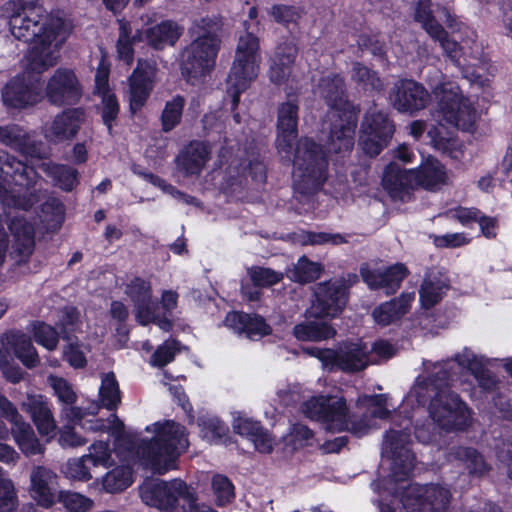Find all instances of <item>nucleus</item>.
<instances>
[{
    "instance_id": "f257e3e1",
    "label": "nucleus",
    "mask_w": 512,
    "mask_h": 512,
    "mask_svg": "<svg viewBox=\"0 0 512 512\" xmlns=\"http://www.w3.org/2000/svg\"><path fill=\"white\" fill-rule=\"evenodd\" d=\"M454 364H457L460 370L470 373L483 391L490 392L496 388L498 381L488 368L495 367L498 359L477 354L471 348L464 347L452 359L445 361H424L423 366L427 375H420L416 379L399 412L394 413L392 427L384 435L381 454L383 460L391 461V475L388 480L372 483L374 491L381 497L384 492L390 493L394 490L397 483L406 481L415 466V456L409 448L408 429L411 417L405 415L398 422L401 413H406L408 408L424 405L434 393L428 408L432 423L415 427V437L422 443L436 442L440 431H462L471 425L472 410L458 394L444 389L458 380L456 373L452 371Z\"/></svg>"
},
{
    "instance_id": "f03ea898",
    "label": "nucleus",
    "mask_w": 512,
    "mask_h": 512,
    "mask_svg": "<svg viewBox=\"0 0 512 512\" xmlns=\"http://www.w3.org/2000/svg\"><path fill=\"white\" fill-rule=\"evenodd\" d=\"M438 13L439 18L444 20L453 34L457 31L464 34L461 43H458L455 38L450 39L448 33L437 22L430 0L418 1L414 18L432 39L439 42L444 53L461 69L464 78L471 83L484 85L487 81L484 74L487 63L483 57V47L476 41L475 32L457 23L448 9L438 7Z\"/></svg>"
},
{
    "instance_id": "7ed1b4c3",
    "label": "nucleus",
    "mask_w": 512,
    "mask_h": 512,
    "mask_svg": "<svg viewBox=\"0 0 512 512\" xmlns=\"http://www.w3.org/2000/svg\"><path fill=\"white\" fill-rule=\"evenodd\" d=\"M297 125L298 105L292 101L280 104L277 118V148L288 158L294 154L293 164L302 171L298 190L302 194H316L320 189L319 146L307 137L299 139L295 146L298 136Z\"/></svg>"
},
{
    "instance_id": "20e7f679",
    "label": "nucleus",
    "mask_w": 512,
    "mask_h": 512,
    "mask_svg": "<svg viewBox=\"0 0 512 512\" xmlns=\"http://www.w3.org/2000/svg\"><path fill=\"white\" fill-rule=\"evenodd\" d=\"M223 28V18L219 15L199 16L192 20L187 31L191 42L180 54L181 74L188 82L205 76L214 68Z\"/></svg>"
},
{
    "instance_id": "39448f33",
    "label": "nucleus",
    "mask_w": 512,
    "mask_h": 512,
    "mask_svg": "<svg viewBox=\"0 0 512 512\" xmlns=\"http://www.w3.org/2000/svg\"><path fill=\"white\" fill-rule=\"evenodd\" d=\"M41 180L33 165L0 150V201L4 205L30 209L40 201L37 185Z\"/></svg>"
},
{
    "instance_id": "423d86ee",
    "label": "nucleus",
    "mask_w": 512,
    "mask_h": 512,
    "mask_svg": "<svg viewBox=\"0 0 512 512\" xmlns=\"http://www.w3.org/2000/svg\"><path fill=\"white\" fill-rule=\"evenodd\" d=\"M330 108L331 133L327 143V152L344 153L354 145V134L359 109L347 101L343 90V79L335 76L322 82V91Z\"/></svg>"
},
{
    "instance_id": "0eeeda50",
    "label": "nucleus",
    "mask_w": 512,
    "mask_h": 512,
    "mask_svg": "<svg viewBox=\"0 0 512 512\" xmlns=\"http://www.w3.org/2000/svg\"><path fill=\"white\" fill-rule=\"evenodd\" d=\"M153 426L154 437L143 440L137 448V453L147 460L155 472L164 474L187 450L189 446L187 431L183 425L173 420L157 422Z\"/></svg>"
},
{
    "instance_id": "6e6552de",
    "label": "nucleus",
    "mask_w": 512,
    "mask_h": 512,
    "mask_svg": "<svg viewBox=\"0 0 512 512\" xmlns=\"http://www.w3.org/2000/svg\"><path fill=\"white\" fill-rule=\"evenodd\" d=\"M259 49V40L252 33L246 32L239 37L235 58L226 81V92L232 98V111L238 106L240 94L257 77L261 59ZM233 119L239 124L240 114L233 112Z\"/></svg>"
},
{
    "instance_id": "1a4fd4ad",
    "label": "nucleus",
    "mask_w": 512,
    "mask_h": 512,
    "mask_svg": "<svg viewBox=\"0 0 512 512\" xmlns=\"http://www.w3.org/2000/svg\"><path fill=\"white\" fill-rule=\"evenodd\" d=\"M438 99L437 118L440 121L463 131H473L477 112L471 100L462 94L459 85L453 81H444L433 88Z\"/></svg>"
},
{
    "instance_id": "9d476101",
    "label": "nucleus",
    "mask_w": 512,
    "mask_h": 512,
    "mask_svg": "<svg viewBox=\"0 0 512 512\" xmlns=\"http://www.w3.org/2000/svg\"><path fill=\"white\" fill-rule=\"evenodd\" d=\"M10 12L8 25L13 37L25 43L42 38L50 29H60V24H48L45 9L36 0H12L8 3Z\"/></svg>"
},
{
    "instance_id": "9b49d317",
    "label": "nucleus",
    "mask_w": 512,
    "mask_h": 512,
    "mask_svg": "<svg viewBox=\"0 0 512 512\" xmlns=\"http://www.w3.org/2000/svg\"><path fill=\"white\" fill-rule=\"evenodd\" d=\"M142 500L161 510L171 511L175 508L178 499L184 501V512H197L199 504L193 488L181 479L163 481L155 479L146 482L140 489Z\"/></svg>"
},
{
    "instance_id": "f8f14e48",
    "label": "nucleus",
    "mask_w": 512,
    "mask_h": 512,
    "mask_svg": "<svg viewBox=\"0 0 512 512\" xmlns=\"http://www.w3.org/2000/svg\"><path fill=\"white\" fill-rule=\"evenodd\" d=\"M370 347L362 340L341 343L335 349H322V368L357 372L369 365Z\"/></svg>"
},
{
    "instance_id": "ddd939ff",
    "label": "nucleus",
    "mask_w": 512,
    "mask_h": 512,
    "mask_svg": "<svg viewBox=\"0 0 512 512\" xmlns=\"http://www.w3.org/2000/svg\"><path fill=\"white\" fill-rule=\"evenodd\" d=\"M451 498L449 489L438 485L410 484L400 496L403 508L407 512L445 511Z\"/></svg>"
},
{
    "instance_id": "4468645a",
    "label": "nucleus",
    "mask_w": 512,
    "mask_h": 512,
    "mask_svg": "<svg viewBox=\"0 0 512 512\" xmlns=\"http://www.w3.org/2000/svg\"><path fill=\"white\" fill-rule=\"evenodd\" d=\"M393 133L394 125L388 116L376 108L370 109L361 125L359 145L366 155L375 157L387 146Z\"/></svg>"
},
{
    "instance_id": "2eb2a0df",
    "label": "nucleus",
    "mask_w": 512,
    "mask_h": 512,
    "mask_svg": "<svg viewBox=\"0 0 512 512\" xmlns=\"http://www.w3.org/2000/svg\"><path fill=\"white\" fill-rule=\"evenodd\" d=\"M82 94L80 81L74 71L68 68L56 69L45 87L48 102L58 107L77 104Z\"/></svg>"
},
{
    "instance_id": "dca6fc26",
    "label": "nucleus",
    "mask_w": 512,
    "mask_h": 512,
    "mask_svg": "<svg viewBox=\"0 0 512 512\" xmlns=\"http://www.w3.org/2000/svg\"><path fill=\"white\" fill-rule=\"evenodd\" d=\"M58 34L59 30L50 29L28 50L25 55L26 75H40L58 63L59 48L62 43V40H56Z\"/></svg>"
},
{
    "instance_id": "f3484780",
    "label": "nucleus",
    "mask_w": 512,
    "mask_h": 512,
    "mask_svg": "<svg viewBox=\"0 0 512 512\" xmlns=\"http://www.w3.org/2000/svg\"><path fill=\"white\" fill-rule=\"evenodd\" d=\"M357 407L363 410V415L351 422V432L358 436L377 428V420L387 419L391 413L387 394L362 395L357 400Z\"/></svg>"
},
{
    "instance_id": "a211bd4d",
    "label": "nucleus",
    "mask_w": 512,
    "mask_h": 512,
    "mask_svg": "<svg viewBox=\"0 0 512 512\" xmlns=\"http://www.w3.org/2000/svg\"><path fill=\"white\" fill-rule=\"evenodd\" d=\"M389 100L397 111L412 114L426 107L429 93L414 80L402 79L395 83Z\"/></svg>"
},
{
    "instance_id": "6ab92c4d",
    "label": "nucleus",
    "mask_w": 512,
    "mask_h": 512,
    "mask_svg": "<svg viewBox=\"0 0 512 512\" xmlns=\"http://www.w3.org/2000/svg\"><path fill=\"white\" fill-rule=\"evenodd\" d=\"M41 98L38 80H33L25 73L11 79L2 91V99L6 106L23 109L33 106Z\"/></svg>"
},
{
    "instance_id": "aec40b11",
    "label": "nucleus",
    "mask_w": 512,
    "mask_h": 512,
    "mask_svg": "<svg viewBox=\"0 0 512 512\" xmlns=\"http://www.w3.org/2000/svg\"><path fill=\"white\" fill-rule=\"evenodd\" d=\"M29 493L38 505L52 507L59 493L58 475L43 465H33L29 473Z\"/></svg>"
},
{
    "instance_id": "412c9836",
    "label": "nucleus",
    "mask_w": 512,
    "mask_h": 512,
    "mask_svg": "<svg viewBox=\"0 0 512 512\" xmlns=\"http://www.w3.org/2000/svg\"><path fill=\"white\" fill-rule=\"evenodd\" d=\"M86 115L82 108H68L57 114L46 128L44 136L53 144L72 141L78 134Z\"/></svg>"
},
{
    "instance_id": "4be33fe9",
    "label": "nucleus",
    "mask_w": 512,
    "mask_h": 512,
    "mask_svg": "<svg viewBox=\"0 0 512 512\" xmlns=\"http://www.w3.org/2000/svg\"><path fill=\"white\" fill-rule=\"evenodd\" d=\"M348 285L343 279H335L322 284V320L325 317L339 316L347 303ZM336 334L332 326L322 322V339H328Z\"/></svg>"
},
{
    "instance_id": "5701e85b",
    "label": "nucleus",
    "mask_w": 512,
    "mask_h": 512,
    "mask_svg": "<svg viewBox=\"0 0 512 512\" xmlns=\"http://www.w3.org/2000/svg\"><path fill=\"white\" fill-rule=\"evenodd\" d=\"M9 230L13 235L9 257L14 266L21 267L28 262L34 251V229L24 219L15 217L9 224Z\"/></svg>"
},
{
    "instance_id": "b1692460",
    "label": "nucleus",
    "mask_w": 512,
    "mask_h": 512,
    "mask_svg": "<svg viewBox=\"0 0 512 512\" xmlns=\"http://www.w3.org/2000/svg\"><path fill=\"white\" fill-rule=\"evenodd\" d=\"M351 418L346 400L340 392L334 395H322V430L329 432L351 431Z\"/></svg>"
},
{
    "instance_id": "393cba45",
    "label": "nucleus",
    "mask_w": 512,
    "mask_h": 512,
    "mask_svg": "<svg viewBox=\"0 0 512 512\" xmlns=\"http://www.w3.org/2000/svg\"><path fill=\"white\" fill-rule=\"evenodd\" d=\"M155 71L152 65L139 61L129 77V104L132 114L137 113L146 104L152 90Z\"/></svg>"
},
{
    "instance_id": "a878e982",
    "label": "nucleus",
    "mask_w": 512,
    "mask_h": 512,
    "mask_svg": "<svg viewBox=\"0 0 512 512\" xmlns=\"http://www.w3.org/2000/svg\"><path fill=\"white\" fill-rule=\"evenodd\" d=\"M364 282L372 289H385L386 294L394 293L404 278L408 275L407 267L402 263H396L384 270L370 269L367 265L360 269Z\"/></svg>"
},
{
    "instance_id": "bb28decb",
    "label": "nucleus",
    "mask_w": 512,
    "mask_h": 512,
    "mask_svg": "<svg viewBox=\"0 0 512 512\" xmlns=\"http://www.w3.org/2000/svg\"><path fill=\"white\" fill-rule=\"evenodd\" d=\"M415 180L412 169H401L397 164L390 163L386 166L382 186L395 200L406 201L409 191L415 188Z\"/></svg>"
},
{
    "instance_id": "cd10ccee",
    "label": "nucleus",
    "mask_w": 512,
    "mask_h": 512,
    "mask_svg": "<svg viewBox=\"0 0 512 512\" xmlns=\"http://www.w3.org/2000/svg\"><path fill=\"white\" fill-rule=\"evenodd\" d=\"M224 324L239 334L245 333L250 339H253L255 336L263 337L272 332L271 327L263 317L243 312L228 313Z\"/></svg>"
},
{
    "instance_id": "c85d7f7f",
    "label": "nucleus",
    "mask_w": 512,
    "mask_h": 512,
    "mask_svg": "<svg viewBox=\"0 0 512 512\" xmlns=\"http://www.w3.org/2000/svg\"><path fill=\"white\" fill-rule=\"evenodd\" d=\"M298 48L294 41L286 40L278 44L270 67V80L275 84L283 83L290 75Z\"/></svg>"
},
{
    "instance_id": "c756f323",
    "label": "nucleus",
    "mask_w": 512,
    "mask_h": 512,
    "mask_svg": "<svg viewBox=\"0 0 512 512\" xmlns=\"http://www.w3.org/2000/svg\"><path fill=\"white\" fill-rule=\"evenodd\" d=\"M449 289V279L437 269L429 270L419 289L422 307L431 308L439 303Z\"/></svg>"
},
{
    "instance_id": "7c9ffc66",
    "label": "nucleus",
    "mask_w": 512,
    "mask_h": 512,
    "mask_svg": "<svg viewBox=\"0 0 512 512\" xmlns=\"http://www.w3.org/2000/svg\"><path fill=\"white\" fill-rule=\"evenodd\" d=\"M414 299V292H403L398 298L377 306L372 311L373 320L381 326L396 322L409 311Z\"/></svg>"
},
{
    "instance_id": "2f4dec72",
    "label": "nucleus",
    "mask_w": 512,
    "mask_h": 512,
    "mask_svg": "<svg viewBox=\"0 0 512 512\" xmlns=\"http://www.w3.org/2000/svg\"><path fill=\"white\" fill-rule=\"evenodd\" d=\"M21 408L30 414L38 432L49 435L56 429V423L47 402L41 395H28L22 402Z\"/></svg>"
},
{
    "instance_id": "473e14b6",
    "label": "nucleus",
    "mask_w": 512,
    "mask_h": 512,
    "mask_svg": "<svg viewBox=\"0 0 512 512\" xmlns=\"http://www.w3.org/2000/svg\"><path fill=\"white\" fill-rule=\"evenodd\" d=\"M415 187L434 190L446 183L447 173L444 166L435 158L428 157L418 168L412 169Z\"/></svg>"
},
{
    "instance_id": "72a5a7b5",
    "label": "nucleus",
    "mask_w": 512,
    "mask_h": 512,
    "mask_svg": "<svg viewBox=\"0 0 512 512\" xmlns=\"http://www.w3.org/2000/svg\"><path fill=\"white\" fill-rule=\"evenodd\" d=\"M207 160L206 146L202 142H191L177 156L176 164L186 176L198 175Z\"/></svg>"
},
{
    "instance_id": "f704fd0d",
    "label": "nucleus",
    "mask_w": 512,
    "mask_h": 512,
    "mask_svg": "<svg viewBox=\"0 0 512 512\" xmlns=\"http://www.w3.org/2000/svg\"><path fill=\"white\" fill-rule=\"evenodd\" d=\"M182 34L179 25L166 20L145 30V39L149 46L163 50L166 46H174Z\"/></svg>"
},
{
    "instance_id": "c9c22d12",
    "label": "nucleus",
    "mask_w": 512,
    "mask_h": 512,
    "mask_svg": "<svg viewBox=\"0 0 512 512\" xmlns=\"http://www.w3.org/2000/svg\"><path fill=\"white\" fill-rule=\"evenodd\" d=\"M7 345L13 350L15 356L28 369L37 367L40 364V358L31 338L21 332H11L6 335Z\"/></svg>"
},
{
    "instance_id": "e433bc0d",
    "label": "nucleus",
    "mask_w": 512,
    "mask_h": 512,
    "mask_svg": "<svg viewBox=\"0 0 512 512\" xmlns=\"http://www.w3.org/2000/svg\"><path fill=\"white\" fill-rule=\"evenodd\" d=\"M11 433L19 449L26 457L45 453V446L40 443L29 423L24 422L18 424V427H11Z\"/></svg>"
},
{
    "instance_id": "4c0bfd02",
    "label": "nucleus",
    "mask_w": 512,
    "mask_h": 512,
    "mask_svg": "<svg viewBox=\"0 0 512 512\" xmlns=\"http://www.w3.org/2000/svg\"><path fill=\"white\" fill-rule=\"evenodd\" d=\"M38 168L51 177L55 185L65 191H71L78 183V171L73 167L53 162H41Z\"/></svg>"
},
{
    "instance_id": "58836bf2",
    "label": "nucleus",
    "mask_w": 512,
    "mask_h": 512,
    "mask_svg": "<svg viewBox=\"0 0 512 512\" xmlns=\"http://www.w3.org/2000/svg\"><path fill=\"white\" fill-rule=\"evenodd\" d=\"M26 159L45 160L50 156V148L43 142L35 132L25 131L19 146L16 149Z\"/></svg>"
},
{
    "instance_id": "ea45409f",
    "label": "nucleus",
    "mask_w": 512,
    "mask_h": 512,
    "mask_svg": "<svg viewBox=\"0 0 512 512\" xmlns=\"http://www.w3.org/2000/svg\"><path fill=\"white\" fill-rule=\"evenodd\" d=\"M449 460L462 462L470 474L483 475L488 470L483 457L474 448L457 447L449 453Z\"/></svg>"
},
{
    "instance_id": "a19ab883",
    "label": "nucleus",
    "mask_w": 512,
    "mask_h": 512,
    "mask_svg": "<svg viewBox=\"0 0 512 512\" xmlns=\"http://www.w3.org/2000/svg\"><path fill=\"white\" fill-rule=\"evenodd\" d=\"M293 335L300 341L320 340V310L314 306L305 314V320L293 328Z\"/></svg>"
},
{
    "instance_id": "79ce46f5",
    "label": "nucleus",
    "mask_w": 512,
    "mask_h": 512,
    "mask_svg": "<svg viewBox=\"0 0 512 512\" xmlns=\"http://www.w3.org/2000/svg\"><path fill=\"white\" fill-rule=\"evenodd\" d=\"M101 403L108 410H115L121 402L119 385L113 372L103 375L99 389Z\"/></svg>"
},
{
    "instance_id": "37998d69",
    "label": "nucleus",
    "mask_w": 512,
    "mask_h": 512,
    "mask_svg": "<svg viewBox=\"0 0 512 512\" xmlns=\"http://www.w3.org/2000/svg\"><path fill=\"white\" fill-rule=\"evenodd\" d=\"M320 275V265L311 262L307 257H301L292 268L287 270V276L294 282L309 283Z\"/></svg>"
},
{
    "instance_id": "c03bdc74",
    "label": "nucleus",
    "mask_w": 512,
    "mask_h": 512,
    "mask_svg": "<svg viewBox=\"0 0 512 512\" xmlns=\"http://www.w3.org/2000/svg\"><path fill=\"white\" fill-rule=\"evenodd\" d=\"M184 106L185 99L180 95L166 102L161 114V125L164 132H170L181 122Z\"/></svg>"
},
{
    "instance_id": "a18cd8bd",
    "label": "nucleus",
    "mask_w": 512,
    "mask_h": 512,
    "mask_svg": "<svg viewBox=\"0 0 512 512\" xmlns=\"http://www.w3.org/2000/svg\"><path fill=\"white\" fill-rule=\"evenodd\" d=\"M102 482L103 487L108 492L122 491L130 486L132 482L131 470L126 466H117L103 476Z\"/></svg>"
},
{
    "instance_id": "49530a36",
    "label": "nucleus",
    "mask_w": 512,
    "mask_h": 512,
    "mask_svg": "<svg viewBox=\"0 0 512 512\" xmlns=\"http://www.w3.org/2000/svg\"><path fill=\"white\" fill-rule=\"evenodd\" d=\"M56 501L63 504L68 512H87L93 506V501L80 493L60 490Z\"/></svg>"
},
{
    "instance_id": "de8ad7c7",
    "label": "nucleus",
    "mask_w": 512,
    "mask_h": 512,
    "mask_svg": "<svg viewBox=\"0 0 512 512\" xmlns=\"http://www.w3.org/2000/svg\"><path fill=\"white\" fill-rule=\"evenodd\" d=\"M41 211L45 215V220L52 222L50 227L58 229L65 218V207L56 197L49 196L41 205Z\"/></svg>"
},
{
    "instance_id": "09e8293b",
    "label": "nucleus",
    "mask_w": 512,
    "mask_h": 512,
    "mask_svg": "<svg viewBox=\"0 0 512 512\" xmlns=\"http://www.w3.org/2000/svg\"><path fill=\"white\" fill-rule=\"evenodd\" d=\"M352 78L361 85L364 90L380 91L383 89V83L376 73L359 63L353 66Z\"/></svg>"
},
{
    "instance_id": "8fccbe9b",
    "label": "nucleus",
    "mask_w": 512,
    "mask_h": 512,
    "mask_svg": "<svg viewBox=\"0 0 512 512\" xmlns=\"http://www.w3.org/2000/svg\"><path fill=\"white\" fill-rule=\"evenodd\" d=\"M251 281L257 287H270L282 281L284 275L271 268L253 266L248 269Z\"/></svg>"
},
{
    "instance_id": "3c124183",
    "label": "nucleus",
    "mask_w": 512,
    "mask_h": 512,
    "mask_svg": "<svg viewBox=\"0 0 512 512\" xmlns=\"http://www.w3.org/2000/svg\"><path fill=\"white\" fill-rule=\"evenodd\" d=\"M212 488L218 506L230 503L235 497L234 486L224 475L217 474L213 477Z\"/></svg>"
},
{
    "instance_id": "603ef678",
    "label": "nucleus",
    "mask_w": 512,
    "mask_h": 512,
    "mask_svg": "<svg viewBox=\"0 0 512 512\" xmlns=\"http://www.w3.org/2000/svg\"><path fill=\"white\" fill-rule=\"evenodd\" d=\"M33 335L37 343L48 350H54L57 347L61 332L58 333L53 327L43 322H37L33 325Z\"/></svg>"
},
{
    "instance_id": "864d4df0",
    "label": "nucleus",
    "mask_w": 512,
    "mask_h": 512,
    "mask_svg": "<svg viewBox=\"0 0 512 512\" xmlns=\"http://www.w3.org/2000/svg\"><path fill=\"white\" fill-rule=\"evenodd\" d=\"M48 382L60 402L65 405H73L76 402L77 395L66 379L51 375L48 377Z\"/></svg>"
},
{
    "instance_id": "5fc2aeb1",
    "label": "nucleus",
    "mask_w": 512,
    "mask_h": 512,
    "mask_svg": "<svg viewBox=\"0 0 512 512\" xmlns=\"http://www.w3.org/2000/svg\"><path fill=\"white\" fill-rule=\"evenodd\" d=\"M125 293L134 304L145 302L151 299V285L148 281L135 277L126 284Z\"/></svg>"
},
{
    "instance_id": "6e6d98bb",
    "label": "nucleus",
    "mask_w": 512,
    "mask_h": 512,
    "mask_svg": "<svg viewBox=\"0 0 512 512\" xmlns=\"http://www.w3.org/2000/svg\"><path fill=\"white\" fill-rule=\"evenodd\" d=\"M84 456L90 459L89 462L94 468L99 466L107 468L112 464L109 445L103 441L92 444L89 447V453Z\"/></svg>"
},
{
    "instance_id": "4d7b16f0",
    "label": "nucleus",
    "mask_w": 512,
    "mask_h": 512,
    "mask_svg": "<svg viewBox=\"0 0 512 512\" xmlns=\"http://www.w3.org/2000/svg\"><path fill=\"white\" fill-rule=\"evenodd\" d=\"M17 504V495L12 481L0 475V512H13Z\"/></svg>"
},
{
    "instance_id": "13d9d810",
    "label": "nucleus",
    "mask_w": 512,
    "mask_h": 512,
    "mask_svg": "<svg viewBox=\"0 0 512 512\" xmlns=\"http://www.w3.org/2000/svg\"><path fill=\"white\" fill-rule=\"evenodd\" d=\"M313 437V432L305 425L295 424L290 433L284 438L286 446L291 447V451L307 445Z\"/></svg>"
},
{
    "instance_id": "bf43d9fd",
    "label": "nucleus",
    "mask_w": 512,
    "mask_h": 512,
    "mask_svg": "<svg viewBox=\"0 0 512 512\" xmlns=\"http://www.w3.org/2000/svg\"><path fill=\"white\" fill-rule=\"evenodd\" d=\"M119 114V104L114 94L104 93L102 96V120L107 126L108 132L112 135V123L117 119Z\"/></svg>"
},
{
    "instance_id": "052dcab7",
    "label": "nucleus",
    "mask_w": 512,
    "mask_h": 512,
    "mask_svg": "<svg viewBox=\"0 0 512 512\" xmlns=\"http://www.w3.org/2000/svg\"><path fill=\"white\" fill-rule=\"evenodd\" d=\"M25 129L17 124L0 126V142L16 151L22 137L25 136Z\"/></svg>"
},
{
    "instance_id": "680f3d73",
    "label": "nucleus",
    "mask_w": 512,
    "mask_h": 512,
    "mask_svg": "<svg viewBox=\"0 0 512 512\" xmlns=\"http://www.w3.org/2000/svg\"><path fill=\"white\" fill-rule=\"evenodd\" d=\"M199 425L205 436L213 440H221L228 432V427L216 417L199 418Z\"/></svg>"
},
{
    "instance_id": "e2e57ef3",
    "label": "nucleus",
    "mask_w": 512,
    "mask_h": 512,
    "mask_svg": "<svg viewBox=\"0 0 512 512\" xmlns=\"http://www.w3.org/2000/svg\"><path fill=\"white\" fill-rule=\"evenodd\" d=\"M177 346L178 342L176 341H166L153 353L150 359V363L157 367H163L167 365L174 359L176 352L179 350Z\"/></svg>"
},
{
    "instance_id": "0e129e2a",
    "label": "nucleus",
    "mask_w": 512,
    "mask_h": 512,
    "mask_svg": "<svg viewBox=\"0 0 512 512\" xmlns=\"http://www.w3.org/2000/svg\"><path fill=\"white\" fill-rule=\"evenodd\" d=\"M85 456L69 461L67 473L74 479L88 481L92 478L91 469L94 468Z\"/></svg>"
},
{
    "instance_id": "69168bd1",
    "label": "nucleus",
    "mask_w": 512,
    "mask_h": 512,
    "mask_svg": "<svg viewBox=\"0 0 512 512\" xmlns=\"http://www.w3.org/2000/svg\"><path fill=\"white\" fill-rule=\"evenodd\" d=\"M433 243L438 248H458L467 245L470 237L465 233H447L444 235H434Z\"/></svg>"
},
{
    "instance_id": "338daca9",
    "label": "nucleus",
    "mask_w": 512,
    "mask_h": 512,
    "mask_svg": "<svg viewBox=\"0 0 512 512\" xmlns=\"http://www.w3.org/2000/svg\"><path fill=\"white\" fill-rule=\"evenodd\" d=\"M0 415L9 421L12 427H18V424L24 423L23 417L19 414L16 406L3 394L0 393Z\"/></svg>"
},
{
    "instance_id": "774afa93",
    "label": "nucleus",
    "mask_w": 512,
    "mask_h": 512,
    "mask_svg": "<svg viewBox=\"0 0 512 512\" xmlns=\"http://www.w3.org/2000/svg\"><path fill=\"white\" fill-rule=\"evenodd\" d=\"M261 428L262 426L259 422L248 418L237 417L233 421L234 432L241 436H245L250 440L256 435L258 431H260Z\"/></svg>"
}]
</instances>
